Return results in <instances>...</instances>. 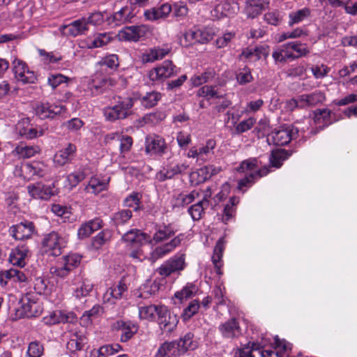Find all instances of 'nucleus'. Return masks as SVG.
I'll use <instances>...</instances> for the list:
<instances>
[{
    "label": "nucleus",
    "mask_w": 357,
    "mask_h": 357,
    "mask_svg": "<svg viewBox=\"0 0 357 357\" xmlns=\"http://www.w3.org/2000/svg\"><path fill=\"white\" fill-rule=\"evenodd\" d=\"M238 174H244V177L238 181V188L250 187L259 178L266 176L269 169L266 166L261 167V162L257 158H250L242 161L236 168Z\"/></svg>",
    "instance_id": "f257e3e1"
},
{
    "label": "nucleus",
    "mask_w": 357,
    "mask_h": 357,
    "mask_svg": "<svg viewBox=\"0 0 357 357\" xmlns=\"http://www.w3.org/2000/svg\"><path fill=\"white\" fill-rule=\"evenodd\" d=\"M185 235L183 234H179L175 236L170 241L155 247L149 254V256H146L142 250L138 248L137 250H132L129 256L135 259L136 261H142L145 259H148L152 264L155 263L157 260L164 257L174 251L176 248L179 246L181 242L183 241Z\"/></svg>",
    "instance_id": "f03ea898"
},
{
    "label": "nucleus",
    "mask_w": 357,
    "mask_h": 357,
    "mask_svg": "<svg viewBox=\"0 0 357 357\" xmlns=\"http://www.w3.org/2000/svg\"><path fill=\"white\" fill-rule=\"evenodd\" d=\"M134 101L135 100L130 97L114 96L110 105L103 109L105 118L111 122L126 119L132 114Z\"/></svg>",
    "instance_id": "7ed1b4c3"
},
{
    "label": "nucleus",
    "mask_w": 357,
    "mask_h": 357,
    "mask_svg": "<svg viewBox=\"0 0 357 357\" xmlns=\"http://www.w3.org/2000/svg\"><path fill=\"white\" fill-rule=\"evenodd\" d=\"M298 130L293 126L281 127L280 129L273 130L267 137L268 144L276 146H284L288 144L298 135Z\"/></svg>",
    "instance_id": "20e7f679"
},
{
    "label": "nucleus",
    "mask_w": 357,
    "mask_h": 357,
    "mask_svg": "<svg viewBox=\"0 0 357 357\" xmlns=\"http://www.w3.org/2000/svg\"><path fill=\"white\" fill-rule=\"evenodd\" d=\"M165 139L157 135H149L145 139V153L150 156L161 157L168 151Z\"/></svg>",
    "instance_id": "39448f33"
},
{
    "label": "nucleus",
    "mask_w": 357,
    "mask_h": 357,
    "mask_svg": "<svg viewBox=\"0 0 357 357\" xmlns=\"http://www.w3.org/2000/svg\"><path fill=\"white\" fill-rule=\"evenodd\" d=\"M185 267V255L177 254L162 264L156 271L162 277L166 278L172 273L183 271Z\"/></svg>",
    "instance_id": "423d86ee"
},
{
    "label": "nucleus",
    "mask_w": 357,
    "mask_h": 357,
    "mask_svg": "<svg viewBox=\"0 0 357 357\" xmlns=\"http://www.w3.org/2000/svg\"><path fill=\"white\" fill-rule=\"evenodd\" d=\"M12 71L16 81L23 84H33L37 79L35 73L29 68L26 63L20 59H15L13 61Z\"/></svg>",
    "instance_id": "0eeeda50"
},
{
    "label": "nucleus",
    "mask_w": 357,
    "mask_h": 357,
    "mask_svg": "<svg viewBox=\"0 0 357 357\" xmlns=\"http://www.w3.org/2000/svg\"><path fill=\"white\" fill-rule=\"evenodd\" d=\"M22 314L27 317L38 316L42 310L37 296L33 293L22 295L20 300Z\"/></svg>",
    "instance_id": "6e6552de"
},
{
    "label": "nucleus",
    "mask_w": 357,
    "mask_h": 357,
    "mask_svg": "<svg viewBox=\"0 0 357 357\" xmlns=\"http://www.w3.org/2000/svg\"><path fill=\"white\" fill-rule=\"evenodd\" d=\"M66 241L58 233L52 231L45 236L42 245L44 251L52 256H59L61 253V248L65 246Z\"/></svg>",
    "instance_id": "1a4fd4ad"
},
{
    "label": "nucleus",
    "mask_w": 357,
    "mask_h": 357,
    "mask_svg": "<svg viewBox=\"0 0 357 357\" xmlns=\"http://www.w3.org/2000/svg\"><path fill=\"white\" fill-rule=\"evenodd\" d=\"M177 73V68L172 61L165 60L160 66L151 70L149 73V77L153 82L162 81L176 75Z\"/></svg>",
    "instance_id": "9d476101"
},
{
    "label": "nucleus",
    "mask_w": 357,
    "mask_h": 357,
    "mask_svg": "<svg viewBox=\"0 0 357 357\" xmlns=\"http://www.w3.org/2000/svg\"><path fill=\"white\" fill-rule=\"evenodd\" d=\"M188 167L189 164L186 161L177 163L169 162L156 174L155 177L159 181L162 182L174 178L177 174H185Z\"/></svg>",
    "instance_id": "9b49d317"
},
{
    "label": "nucleus",
    "mask_w": 357,
    "mask_h": 357,
    "mask_svg": "<svg viewBox=\"0 0 357 357\" xmlns=\"http://www.w3.org/2000/svg\"><path fill=\"white\" fill-rule=\"evenodd\" d=\"M212 195L211 188L208 187L205 190L202 191V195L197 202L189 207L188 212L193 219V220H199L205 209L209 205V198Z\"/></svg>",
    "instance_id": "f8f14e48"
},
{
    "label": "nucleus",
    "mask_w": 357,
    "mask_h": 357,
    "mask_svg": "<svg viewBox=\"0 0 357 357\" xmlns=\"http://www.w3.org/2000/svg\"><path fill=\"white\" fill-rule=\"evenodd\" d=\"M158 322L162 331L172 333L176 329L178 319L176 314H172L166 306L162 305L159 310Z\"/></svg>",
    "instance_id": "ddd939ff"
},
{
    "label": "nucleus",
    "mask_w": 357,
    "mask_h": 357,
    "mask_svg": "<svg viewBox=\"0 0 357 357\" xmlns=\"http://www.w3.org/2000/svg\"><path fill=\"white\" fill-rule=\"evenodd\" d=\"M66 110L61 105L39 102L35 107V113L40 119H53Z\"/></svg>",
    "instance_id": "4468645a"
},
{
    "label": "nucleus",
    "mask_w": 357,
    "mask_h": 357,
    "mask_svg": "<svg viewBox=\"0 0 357 357\" xmlns=\"http://www.w3.org/2000/svg\"><path fill=\"white\" fill-rule=\"evenodd\" d=\"M112 40V33H98L82 40L79 45L82 48H98L108 45Z\"/></svg>",
    "instance_id": "2eb2a0df"
},
{
    "label": "nucleus",
    "mask_w": 357,
    "mask_h": 357,
    "mask_svg": "<svg viewBox=\"0 0 357 357\" xmlns=\"http://www.w3.org/2000/svg\"><path fill=\"white\" fill-rule=\"evenodd\" d=\"M35 232V226L32 222L24 221L10 227V234L16 240L23 241L30 238Z\"/></svg>",
    "instance_id": "dca6fc26"
},
{
    "label": "nucleus",
    "mask_w": 357,
    "mask_h": 357,
    "mask_svg": "<svg viewBox=\"0 0 357 357\" xmlns=\"http://www.w3.org/2000/svg\"><path fill=\"white\" fill-rule=\"evenodd\" d=\"M149 32V27L144 24L125 27L120 31V37L127 41L137 42Z\"/></svg>",
    "instance_id": "f3484780"
},
{
    "label": "nucleus",
    "mask_w": 357,
    "mask_h": 357,
    "mask_svg": "<svg viewBox=\"0 0 357 357\" xmlns=\"http://www.w3.org/2000/svg\"><path fill=\"white\" fill-rule=\"evenodd\" d=\"M218 330L222 337L226 339L238 338L242 335V330L239 323L235 318H231L220 324L218 326Z\"/></svg>",
    "instance_id": "a211bd4d"
},
{
    "label": "nucleus",
    "mask_w": 357,
    "mask_h": 357,
    "mask_svg": "<svg viewBox=\"0 0 357 357\" xmlns=\"http://www.w3.org/2000/svg\"><path fill=\"white\" fill-rule=\"evenodd\" d=\"M135 15V8L132 5H126L112 15L110 22L115 26H120L131 22Z\"/></svg>",
    "instance_id": "6ab92c4d"
},
{
    "label": "nucleus",
    "mask_w": 357,
    "mask_h": 357,
    "mask_svg": "<svg viewBox=\"0 0 357 357\" xmlns=\"http://www.w3.org/2000/svg\"><path fill=\"white\" fill-rule=\"evenodd\" d=\"M76 152V146L74 144L68 143L55 153L54 156V164L58 166H63L70 162L75 158Z\"/></svg>",
    "instance_id": "aec40b11"
},
{
    "label": "nucleus",
    "mask_w": 357,
    "mask_h": 357,
    "mask_svg": "<svg viewBox=\"0 0 357 357\" xmlns=\"http://www.w3.org/2000/svg\"><path fill=\"white\" fill-rule=\"evenodd\" d=\"M127 289L126 284L123 280H121L117 284L107 289L103 295V301L114 303L116 300L121 299L123 296Z\"/></svg>",
    "instance_id": "412c9836"
},
{
    "label": "nucleus",
    "mask_w": 357,
    "mask_h": 357,
    "mask_svg": "<svg viewBox=\"0 0 357 357\" xmlns=\"http://www.w3.org/2000/svg\"><path fill=\"white\" fill-rule=\"evenodd\" d=\"M29 255V250L26 245H17L13 249L9 255V261L13 266L20 268L26 265V260Z\"/></svg>",
    "instance_id": "4be33fe9"
},
{
    "label": "nucleus",
    "mask_w": 357,
    "mask_h": 357,
    "mask_svg": "<svg viewBox=\"0 0 357 357\" xmlns=\"http://www.w3.org/2000/svg\"><path fill=\"white\" fill-rule=\"evenodd\" d=\"M28 193L34 199L47 200L53 195L52 189L50 186L41 183L30 184L27 186Z\"/></svg>",
    "instance_id": "5701e85b"
},
{
    "label": "nucleus",
    "mask_w": 357,
    "mask_h": 357,
    "mask_svg": "<svg viewBox=\"0 0 357 357\" xmlns=\"http://www.w3.org/2000/svg\"><path fill=\"white\" fill-rule=\"evenodd\" d=\"M76 317L73 312H66L61 310L54 311L49 317L44 318L46 324H56L59 323L73 322Z\"/></svg>",
    "instance_id": "b1692460"
},
{
    "label": "nucleus",
    "mask_w": 357,
    "mask_h": 357,
    "mask_svg": "<svg viewBox=\"0 0 357 357\" xmlns=\"http://www.w3.org/2000/svg\"><path fill=\"white\" fill-rule=\"evenodd\" d=\"M169 52L168 48L153 47L146 50L141 56V61L143 63H153L158 60L162 59Z\"/></svg>",
    "instance_id": "393cba45"
},
{
    "label": "nucleus",
    "mask_w": 357,
    "mask_h": 357,
    "mask_svg": "<svg viewBox=\"0 0 357 357\" xmlns=\"http://www.w3.org/2000/svg\"><path fill=\"white\" fill-rule=\"evenodd\" d=\"M102 227V220L100 218H95L82 224L77 231L79 238L84 239L89 237L93 232L100 229Z\"/></svg>",
    "instance_id": "a878e982"
},
{
    "label": "nucleus",
    "mask_w": 357,
    "mask_h": 357,
    "mask_svg": "<svg viewBox=\"0 0 357 357\" xmlns=\"http://www.w3.org/2000/svg\"><path fill=\"white\" fill-rule=\"evenodd\" d=\"M172 10L171 6L164 3L159 7H153L144 12V16L148 20H158L167 17Z\"/></svg>",
    "instance_id": "bb28decb"
},
{
    "label": "nucleus",
    "mask_w": 357,
    "mask_h": 357,
    "mask_svg": "<svg viewBox=\"0 0 357 357\" xmlns=\"http://www.w3.org/2000/svg\"><path fill=\"white\" fill-rule=\"evenodd\" d=\"M202 190H194L190 193H179L174 197V206L183 207L201 197Z\"/></svg>",
    "instance_id": "cd10ccee"
},
{
    "label": "nucleus",
    "mask_w": 357,
    "mask_h": 357,
    "mask_svg": "<svg viewBox=\"0 0 357 357\" xmlns=\"http://www.w3.org/2000/svg\"><path fill=\"white\" fill-rule=\"evenodd\" d=\"M225 248V241L223 237L218 239L213 249L212 261L217 274L222 275L221 268L222 266V257Z\"/></svg>",
    "instance_id": "c85d7f7f"
},
{
    "label": "nucleus",
    "mask_w": 357,
    "mask_h": 357,
    "mask_svg": "<svg viewBox=\"0 0 357 357\" xmlns=\"http://www.w3.org/2000/svg\"><path fill=\"white\" fill-rule=\"evenodd\" d=\"M176 341L165 342L160 345L156 353V357H177L181 355Z\"/></svg>",
    "instance_id": "c756f323"
},
{
    "label": "nucleus",
    "mask_w": 357,
    "mask_h": 357,
    "mask_svg": "<svg viewBox=\"0 0 357 357\" xmlns=\"http://www.w3.org/2000/svg\"><path fill=\"white\" fill-rule=\"evenodd\" d=\"M86 343V338L83 333L73 331L70 333V340L67 342L66 347L71 352L82 350Z\"/></svg>",
    "instance_id": "7c9ffc66"
},
{
    "label": "nucleus",
    "mask_w": 357,
    "mask_h": 357,
    "mask_svg": "<svg viewBox=\"0 0 357 357\" xmlns=\"http://www.w3.org/2000/svg\"><path fill=\"white\" fill-rule=\"evenodd\" d=\"M147 234L137 229H132L122 236V241L125 243L139 245L147 241Z\"/></svg>",
    "instance_id": "2f4dec72"
},
{
    "label": "nucleus",
    "mask_w": 357,
    "mask_h": 357,
    "mask_svg": "<svg viewBox=\"0 0 357 357\" xmlns=\"http://www.w3.org/2000/svg\"><path fill=\"white\" fill-rule=\"evenodd\" d=\"M64 28L67 30V34L74 37L83 34L88 30L85 17L73 21L68 25L65 26Z\"/></svg>",
    "instance_id": "473e14b6"
},
{
    "label": "nucleus",
    "mask_w": 357,
    "mask_h": 357,
    "mask_svg": "<svg viewBox=\"0 0 357 357\" xmlns=\"http://www.w3.org/2000/svg\"><path fill=\"white\" fill-rule=\"evenodd\" d=\"M176 232V230L174 229L172 225H164L156 230L153 236V241L155 243L165 241L173 236Z\"/></svg>",
    "instance_id": "72a5a7b5"
},
{
    "label": "nucleus",
    "mask_w": 357,
    "mask_h": 357,
    "mask_svg": "<svg viewBox=\"0 0 357 357\" xmlns=\"http://www.w3.org/2000/svg\"><path fill=\"white\" fill-rule=\"evenodd\" d=\"M176 342L182 354L188 350H195L198 347L197 341L194 340V335L190 332L187 333Z\"/></svg>",
    "instance_id": "f704fd0d"
},
{
    "label": "nucleus",
    "mask_w": 357,
    "mask_h": 357,
    "mask_svg": "<svg viewBox=\"0 0 357 357\" xmlns=\"http://www.w3.org/2000/svg\"><path fill=\"white\" fill-rule=\"evenodd\" d=\"M275 344L277 349H280V351L270 349L262 350L261 352V357H283L282 352H286L291 349L289 343L278 338H275Z\"/></svg>",
    "instance_id": "c9c22d12"
},
{
    "label": "nucleus",
    "mask_w": 357,
    "mask_h": 357,
    "mask_svg": "<svg viewBox=\"0 0 357 357\" xmlns=\"http://www.w3.org/2000/svg\"><path fill=\"white\" fill-rule=\"evenodd\" d=\"M24 169L31 174L40 177H43L48 174L49 168L44 162L35 161L31 163H27L24 165Z\"/></svg>",
    "instance_id": "e433bc0d"
},
{
    "label": "nucleus",
    "mask_w": 357,
    "mask_h": 357,
    "mask_svg": "<svg viewBox=\"0 0 357 357\" xmlns=\"http://www.w3.org/2000/svg\"><path fill=\"white\" fill-rule=\"evenodd\" d=\"M331 112L328 109H317L314 112V122L320 127H326L332 123Z\"/></svg>",
    "instance_id": "4c0bfd02"
},
{
    "label": "nucleus",
    "mask_w": 357,
    "mask_h": 357,
    "mask_svg": "<svg viewBox=\"0 0 357 357\" xmlns=\"http://www.w3.org/2000/svg\"><path fill=\"white\" fill-rule=\"evenodd\" d=\"M265 54V50L262 47L255 48H246L240 54V59H245L249 61L255 62L259 60L262 55Z\"/></svg>",
    "instance_id": "58836bf2"
},
{
    "label": "nucleus",
    "mask_w": 357,
    "mask_h": 357,
    "mask_svg": "<svg viewBox=\"0 0 357 357\" xmlns=\"http://www.w3.org/2000/svg\"><path fill=\"white\" fill-rule=\"evenodd\" d=\"M160 283L157 280H148L141 287L139 296L144 298L156 294L160 289Z\"/></svg>",
    "instance_id": "ea45409f"
},
{
    "label": "nucleus",
    "mask_w": 357,
    "mask_h": 357,
    "mask_svg": "<svg viewBox=\"0 0 357 357\" xmlns=\"http://www.w3.org/2000/svg\"><path fill=\"white\" fill-rule=\"evenodd\" d=\"M19 134L26 139H33L38 136V130L29 124L28 120H23L17 124Z\"/></svg>",
    "instance_id": "a19ab883"
},
{
    "label": "nucleus",
    "mask_w": 357,
    "mask_h": 357,
    "mask_svg": "<svg viewBox=\"0 0 357 357\" xmlns=\"http://www.w3.org/2000/svg\"><path fill=\"white\" fill-rule=\"evenodd\" d=\"M162 305H149L139 308V315L141 319L153 321L159 314V310Z\"/></svg>",
    "instance_id": "79ce46f5"
},
{
    "label": "nucleus",
    "mask_w": 357,
    "mask_h": 357,
    "mask_svg": "<svg viewBox=\"0 0 357 357\" xmlns=\"http://www.w3.org/2000/svg\"><path fill=\"white\" fill-rule=\"evenodd\" d=\"M132 216V211L123 209L114 213L112 216V222L116 227L127 224Z\"/></svg>",
    "instance_id": "37998d69"
},
{
    "label": "nucleus",
    "mask_w": 357,
    "mask_h": 357,
    "mask_svg": "<svg viewBox=\"0 0 357 357\" xmlns=\"http://www.w3.org/2000/svg\"><path fill=\"white\" fill-rule=\"evenodd\" d=\"M239 202V199L232 197L229 199L228 203L225 204L223 210L222 221L227 223L231 220L236 213V206Z\"/></svg>",
    "instance_id": "c03bdc74"
},
{
    "label": "nucleus",
    "mask_w": 357,
    "mask_h": 357,
    "mask_svg": "<svg viewBox=\"0 0 357 357\" xmlns=\"http://www.w3.org/2000/svg\"><path fill=\"white\" fill-rule=\"evenodd\" d=\"M310 15V10L307 8L293 11L289 14V21L288 22L289 26H293L294 24L303 22L305 19Z\"/></svg>",
    "instance_id": "a18cd8bd"
},
{
    "label": "nucleus",
    "mask_w": 357,
    "mask_h": 357,
    "mask_svg": "<svg viewBox=\"0 0 357 357\" xmlns=\"http://www.w3.org/2000/svg\"><path fill=\"white\" fill-rule=\"evenodd\" d=\"M290 155L291 153L286 150H277L272 152L269 160L273 167L279 168L282 166L283 161L287 160Z\"/></svg>",
    "instance_id": "49530a36"
},
{
    "label": "nucleus",
    "mask_w": 357,
    "mask_h": 357,
    "mask_svg": "<svg viewBox=\"0 0 357 357\" xmlns=\"http://www.w3.org/2000/svg\"><path fill=\"white\" fill-rule=\"evenodd\" d=\"M185 39L190 42L204 43L209 40V36L206 35L199 29H191L187 31L184 35Z\"/></svg>",
    "instance_id": "de8ad7c7"
},
{
    "label": "nucleus",
    "mask_w": 357,
    "mask_h": 357,
    "mask_svg": "<svg viewBox=\"0 0 357 357\" xmlns=\"http://www.w3.org/2000/svg\"><path fill=\"white\" fill-rule=\"evenodd\" d=\"M111 238L112 232L108 229H104L93 238L91 245L93 248L98 250L109 242Z\"/></svg>",
    "instance_id": "09e8293b"
},
{
    "label": "nucleus",
    "mask_w": 357,
    "mask_h": 357,
    "mask_svg": "<svg viewBox=\"0 0 357 357\" xmlns=\"http://www.w3.org/2000/svg\"><path fill=\"white\" fill-rule=\"evenodd\" d=\"M200 307V303L198 300H192L189 303L188 306L185 307L181 314V317L183 321H188L195 314H196Z\"/></svg>",
    "instance_id": "8fccbe9b"
},
{
    "label": "nucleus",
    "mask_w": 357,
    "mask_h": 357,
    "mask_svg": "<svg viewBox=\"0 0 357 357\" xmlns=\"http://www.w3.org/2000/svg\"><path fill=\"white\" fill-rule=\"evenodd\" d=\"M197 291V288L192 284H188L181 291L174 294V297L183 302L184 299H188L193 296Z\"/></svg>",
    "instance_id": "3c124183"
},
{
    "label": "nucleus",
    "mask_w": 357,
    "mask_h": 357,
    "mask_svg": "<svg viewBox=\"0 0 357 357\" xmlns=\"http://www.w3.org/2000/svg\"><path fill=\"white\" fill-rule=\"evenodd\" d=\"M40 151L38 146H17L15 151L19 155L20 158H29L35 155L36 153Z\"/></svg>",
    "instance_id": "603ef678"
},
{
    "label": "nucleus",
    "mask_w": 357,
    "mask_h": 357,
    "mask_svg": "<svg viewBox=\"0 0 357 357\" xmlns=\"http://www.w3.org/2000/svg\"><path fill=\"white\" fill-rule=\"evenodd\" d=\"M161 98V94L158 92L152 91L147 93L141 98L142 105L146 108H151L155 106Z\"/></svg>",
    "instance_id": "864d4df0"
},
{
    "label": "nucleus",
    "mask_w": 357,
    "mask_h": 357,
    "mask_svg": "<svg viewBox=\"0 0 357 357\" xmlns=\"http://www.w3.org/2000/svg\"><path fill=\"white\" fill-rule=\"evenodd\" d=\"M107 183L102 182L97 178H91L85 190L90 193L98 194L107 189Z\"/></svg>",
    "instance_id": "5fc2aeb1"
},
{
    "label": "nucleus",
    "mask_w": 357,
    "mask_h": 357,
    "mask_svg": "<svg viewBox=\"0 0 357 357\" xmlns=\"http://www.w3.org/2000/svg\"><path fill=\"white\" fill-rule=\"evenodd\" d=\"M215 72L213 70H208L199 75H195L191 78V82L195 86H200L209 82L214 77Z\"/></svg>",
    "instance_id": "6e6d98bb"
},
{
    "label": "nucleus",
    "mask_w": 357,
    "mask_h": 357,
    "mask_svg": "<svg viewBox=\"0 0 357 357\" xmlns=\"http://www.w3.org/2000/svg\"><path fill=\"white\" fill-rule=\"evenodd\" d=\"M98 63L102 67L105 66L112 70H115L119 65V57L116 54H109L102 57Z\"/></svg>",
    "instance_id": "4d7b16f0"
},
{
    "label": "nucleus",
    "mask_w": 357,
    "mask_h": 357,
    "mask_svg": "<svg viewBox=\"0 0 357 357\" xmlns=\"http://www.w3.org/2000/svg\"><path fill=\"white\" fill-rule=\"evenodd\" d=\"M142 195L138 192H132L123 201L126 207L133 208L135 211L140 208Z\"/></svg>",
    "instance_id": "13d9d810"
},
{
    "label": "nucleus",
    "mask_w": 357,
    "mask_h": 357,
    "mask_svg": "<svg viewBox=\"0 0 357 357\" xmlns=\"http://www.w3.org/2000/svg\"><path fill=\"white\" fill-rule=\"evenodd\" d=\"M137 327L135 324L128 321L127 326L121 330V341L122 342H126L130 340L133 335L137 332Z\"/></svg>",
    "instance_id": "bf43d9fd"
},
{
    "label": "nucleus",
    "mask_w": 357,
    "mask_h": 357,
    "mask_svg": "<svg viewBox=\"0 0 357 357\" xmlns=\"http://www.w3.org/2000/svg\"><path fill=\"white\" fill-rule=\"evenodd\" d=\"M236 78L237 82L241 85H245L253 80L251 70L249 68L245 67L236 73Z\"/></svg>",
    "instance_id": "052dcab7"
},
{
    "label": "nucleus",
    "mask_w": 357,
    "mask_h": 357,
    "mask_svg": "<svg viewBox=\"0 0 357 357\" xmlns=\"http://www.w3.org/2000/svg\"><path fill=\"white\" fill-rule=\"evenodd\" d=\"M289 43L290 49L292 50V52H295L294 56H296V59L306 56L310 53V50L307 49L305 44H302L296 41Z\"/></svg>",
    "instance_id": "680f3d73"
},
{
    "label": "nucleus",
    "mask_w": 357,
    "mask_h": 357,
    "mask_svg": "<svg viewBox=\"0 0 357 357\" xmlns=\"http://www.w3.org/2000/svg\"><path fill=\"white\" fill-rule=\"evenodd\" d=\"M216 146V142L213 139H208L206 144L198 149L199 160H206V156L211 153H213V149Z\"/></svg>",
    "instance_id": "e2e57ef3"
},
{
    "label": "nucleus",
    "mask_w": 357,
    "mask_h": 357,
    "mask_svg": "<svg viewBox=\"0 0 357 357\" xmlns=\"http://www.w3.org/2000/svg\"><path fill=\"white\" fill-rule=\"evenodd\" d=\"M82 257L78 254H70L63 259V264L70 271L77 267L81 261Z\"/></svg>",
    "instance_id": "0e129e2a"
},
{
    "label": "nucleus",
    "mask_w": 357,
    "mask_h": 357,
    "mask_svg": "<svg viewBox=\"0 0 357 357\" xmlns=\"http://www.w3.org/2000/svg\"><path fill=\"white\" fill-rule=\"evenodd\" d=\"M103 312L104 310L102 306L100 305H95L91 309L84 312L82 319H86L87 321H91L93 319L100 317Z\"/></svg>",
    "instance_id": "69168bd1"
},
{
    "label": "nucleus",
    "mask_w": 357,
    "mask_h": 357,
    "mask_svg": "<svg viewBox=\"0 0 357 357\" xmlns=\"http://www.w3.org/2000/svg\"><path fill=\"white\" fill-rule=\"evenodd\" d=\"M43 354V346L38 341L31 342L27 349L28 357H40Z\"/></svg>",
    "instance_id": "338daca9"
},
{
    "label": "nucleus",
    "mask_w": 357,
    "mask_h": 357,
    "mask_svg": "<svg viewBox=\"0 0 357 357\" xmlns=\"http://www.w3.org/2000/svg\"><path fill=\"white\" fill-rule=\"evenodd\" d=\"M93 284L89 280H84L80 287L77 288L75 294L77 298L86 296L93 289Z\"/></svg>",
    "instance_id": "774afa93"
}]
</instances>
